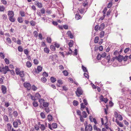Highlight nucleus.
Returning a JSON list of instances; mask_svg holds the SVG:
<instances>
[{
    "instance_id": "1",
    "label": "nucleus",
    "mask_w": 131,
    "mask_h": 131,
    "mask_svg": "<svg viewBox=\"0 0 131 131\" xmlns=\"http://www.w3.org/2000/svg\"><path fill=\"white\" fill-rule=\"evenodd\" d=\"M9 71V69L8 66H6L5 67H3L2 68L0 67V72H3V73L5 74H6Z\"/></svg>"
},
{
    "instance_id": "2",
    "label": "nucleus",
    "mask_w": 131,
    "mask_h": 131,
    "mask_svg": "<svg viewBox=\"0 0 131 131\" xmlns=\"http://www.w3.org/2000/svg\"><path fill=\"white\" fill-rule=\"evenodd\" d=\"M85 123H86L84 124V125L85 126V131H88L89 130L90 131H91L92 130V126L90 124H89L88 125H87V122L85 121Z\"/></svg>"
},
{
    "instance_id": "3",
    "label": "nucleus",
    "mask_w": 131,
    "mask_h": 131,
    "mask_svg": "<svg viewBox=\"0 0 131 131\" xmlns=\"http://www.w3.org/2000/svg\"><path fill=\"white\" fill-rule=\"evenodd\" d=\"M83 93V91L81 88L79 87L77 88L76 93L78 96L79 97L80 95L82 94Z\"/></svg>"
},
{
    "instance_id": "4",
    "label": "nucleus",
    "mask_w": 131,
    "mask_h": 131,
    "mask_svg": "<svg viewBox=\"0 0 131 131\" xmlns=\"http://www.w3.org/2000/svg\"><path fill=\"white\" fill-rule=\"evenodd\" d=\"M24 86L28 90H30L31 89V85L29 83H25L24 84Z\"/></svg>"
},
{
    "instance_id": "5",
    "label": "nucleus",
    "mask_w": 131,
    "mask_h": 131,
    "mask_svg": "<svg viewBox=\"0 0 131 131\" xmlns=\"http://www.w3.org/2000/svg\"><path fill=\"white\" fill-rule=\"evenodd\" d=\"M35 5H37L38 7L40 8L42 7V5L41 3H39L38 1H36L35 2Z\"/></svg>"
},
{
    "instance_id": "6",
    "label": "nucleus",
    "mask_w": 131,
    "mask_h": 131,
    "mask_svg": "<svg viewBox=\"0 0 131 131\" xmlns=\"http://www.w3.org/2000/svg\"><path fill=\"white\" fill-rule=\"evenodd\" d=\"M1 90L2 93L4 94H5L6 92V89L5 86L4 85H2L1 86Z\"/></svg>"
},
{
    "instance_id": "7",
    "label": "nucleus",
    "mask_w": 131,
    "mask_h": 131,
    "mask_svg": "<svg viewBox=\"0 0 131 131\" xmlns=\"http://www.w3.org/2000/svg\"><path fill=\"white\" fill-rule=\"evenodd\" d=\"M3 119L4 121L6 122L8 121V116L6 115H4L3 116Z\"/></svg>"
},
{
    "instance_id": "8",
    "label": "nucleus",
    "mask_w": 131,
    "mask_h": 131,
    "mask_svg": "<svg viewBox=\"0 0 131 131\" xmlns=\"http://www.w3.org/2000/svg\"><path fill=\"white\" fill-rule=\"evenodd\" d=\"M14 15V13L12 11H8V15L9 17H13Z\"/></svg>"
},
{
    "instance_id": "9",
    "label": "nucleus",
    "mask_w": 131,
    "mask_h": 131,
    "mask_svg": "<svg viewBox=\"0 0 131 131\" xmlns=\"http://www.w3.org/2000/svg\"><path fill=\"white\" fill-rule=\"evenodd\" d=\"M7 127L8 131H10L12 129V126L10 123H8L7 124Z\"/></svg>"
},
{
    "instance_id": "10",
    "label": "nucleus",
    "mask_w": 131,
    "mask_h": 131,
    "mask_svg": "<svg viewBox=\"0 0 131 131\" xmlns=\"http://www.w3.org/2000/svg\"><path fill=\"white\" fill-rule=\"evenodd\" d=\"M35 96L36 100L37 99H39V100L41 98V96L38 93H36L35 95Z\"/></svg>"
},
{
    "instance_id": "11",
    "label": "nucleus",
    "mask_w": 131,
    "mask_h": 131,
    "mask_svg": "<svg viewBox=\"0 0 131 131\" xmlns=\"http://www.w3.org/2000/svg\"><path fill=\"white\" fill-rule=\"evenodd\" d=\"M104 27V23H103L101 24L100 26H99V30L100 31L102 30L103 29Z\"/></svg>"
},
{
    "instance_id": "12",
    "label": "nucleus",
    "mask_w": 131,
    "mask_h": 131,
    "mask_svg": "<svg viewBox=\"0 0 131 131\" xmlns=\"http://www.w3.org/2000/svg\"><path fill=\"white\" fill-rule=\"evenodd\" d=\"M123 56L120 55H119L117 58V59L119 62H121L123 59Z\"/></svg>"
},
{
    "instance_id": "13",
    "label": "nucleus",
    "mask_w": 131,
    "mask_h": 131,
    "mask_svg": "<svg viewBox=\"0 0 131 131\" xmlns=\"http://www.w3.org/2000/svg\"><path fill=\"white\" fill-rule=\"evenodd\" d=\"M81 18V16L78 13L75 14V18L77 20H79Z\"/></svg>"
},
{
    "instance_id": "14",
    "label": "nucleus",
    "mask_w": 131,
    "mask_h": 131,
    "mask_svg": "<svg viewBox=\"0 0 131 131\" xmlns=\"http://www.w3.org/2000/svg\"><path fill=\"white\" fill-rule=\"evenodd\" d=\"M116 122L118 126L121 127H122L123 126V124L120 122H119L116 119Z\"/></svg>"
},
{
    "instance_id": "15",
    "label": "nucleus",
    "mask_w": 131,
    "mask_h": 131,
    "mask_svg": "<svg viewBox=\"0 0 131 131\" xmlns=\"http://www.w3.org/2000/svg\"><path fill=\"white\" fill-rule=\"evenodd\" d=\"M26 65L28 68H30L31 67L32 65L31 63L29 61H27L26 62Z\"/></svg>"
},
{
    "instance_id": "16",
    "label": "nucleus",
    "mask_w": 131,
    "mask_h": 131,
    "mask_svg": "<svg viewBox=\"0 0 131 131\" xmlns=\"http://www.w3.org/2000/svg\"><path fill=\"white\" fill-rule=\"evenodd\" d=\"M40 128L41 130H44L46 129V127L43 124H40Z\"/></svg>"
},
{
    "instance_id": "17",
    "label": "nucleus",
    "mask_w": 131,
    "mask_h": 131,
    "mask_svg": "<svg viewBox=\"0 0 131 131\" xmlns=\"http://www.w3.org/2000/svg\"><path fill=\"white\" fill-rule=\"evenodd\" d=\"M52 116L50 114L49 115L47 116V119L49 121H51L52 120Z\"/></svg>"
},
{
    "instance_id": "18",
    "label": "nucleus",
    "mask_w": 131,
    "mask_h": 131,
    "mask_svg": "<svg viewBox=\"0 0 131 131\" xmlns=\"http://www.w3.org/2000/svg\"><path fill=\"white\" fill-rule=\"evenodd\" d=\"M82 114L83 115V117L84 118H86L87 116L88 115L86 112L85 111H83L82 112Z\"/></svg>"
},
{
    "instance_id": "19",
    "label": "nucleus",
    "mask_w": 131,
    "mask_h": 131,
    "mask_svg": "<svg viewBox=\"0 0 131 131\" xmlns=\"http://www.w3.org/2000/svg\"><path fill=\"white\" fill-rule=\"evenodd\" d=\"M39 102L40 103V104L42 105L45 102V101L43 99H40L39 100Z\"/></svg>"
},
{
    "instance_id": "20",
    "label": "nucleus",
    "mask_w": 131,
    "mask_h": 131,
    "mask_svg": "<svg viewBox=\"0 0 131 131\" xmlns=\"http://www.w3.org/2000/svg\"><path fill=\"white\" fill-rule=\"evenodd\" d=\"M104 32L103 31H101L100 34V37L101 38L103 37L104 36Z\"/></svg>"
},
{
    "instance_id": "21",
    "label": "nucleus",
    "mask_w": 131,
    "mask_h": 131,
    "mask_svg": "<svg viewBox=\"0 0 131 131\" xmlns=\"http://www.w3.org/2000/svg\"><path fill=\"white\" fill-rule=\"evenodd\" d=\"M44 51L46 53H48L49 52V49L47 47H46L44 48Z\"/></svg>"
},
{
    "instance_id": "22",
    "label": "nucleus",
    "mask_w": 131,
    "mask_h": 131,
    "mask_svg": "<svg viewBox=\"0 0 131 131\" xmlns=\"http://www.w3.org/2000/svg\"><path fill=\"white\" fill-rule=\"evenodd\" d=\"M6 39L8 43L11 44V43L12 41L10 38L9 37H6Z\"/></svg>"
},
{
    "instance_id": "23",
    "label": "nucleus",
    "mask_w": 131,
    "mask_h": 131,
    "mask_svg": "<svg viewBox=\"0 0 131 131\" xmlns=\"http://www.w3.org/2000/svg\"><path fill=\"white\" fill-rule=\"evenodd\" d=\"M50 49L51 50L54 51L55 50L56 48L53 45H50Z\"/></svg>"
},
{
    "instance_id": "24",
    "label": "nucleus",
    "mask_w": 131,
    "mask_h": 131,
    "mask_svg": "<svg viewBox=\"0 0 131 131\" xmlns=\"http://www.w3.org/2000/svg\"><path fill=\"white\" fill-rule=\"evenodd\" d=\"M24 72L23 71H20L19 74L21 78L23 77L24 76Z\"/></svg>"
},
{
    "instance_id": "25",
    "label": "nucleus",
    "mask_w": 131,
    "mask_h": 131,
    "mask_svg": "<svg viewBox=\"0 0 131 131\" xmlns=\"http://www.w3.org/2000/svg\"><path fill=\"white\" fill-rule=\"evenodd\" d=\"M46 40L48 43H51V39L50 37H48L47 38Z\"/></svg>"
},
{
    "instance_id": "26",
    "label": "nucleus",
    "mask_w": 131,
    "mask_h": 131,
    "mask_svg": "<svg viewBox=\"0 0 131 131\" xmlns=\"http://www.w3.org/2000/svg\"><path fill=\"white\" fill-rule=\"evenodd\" d=\"M52 127L53 128H56L57 127V124L56 123H52Z\"/></svg>"
},
{
    "instance_id": "27",
    "label": "nucleus",
    "mask_w": 131,
    "mask_h": 131,
    "mask_svg": "<svg viewBox=\"0 0 131 131\" xmlns=\"http://www.w3.org/2000/svg\"><path fill=\"white\" fill-rule=\"evenodd\" d=\"M20 14L21 16L22 17H25V13L23 11H20Z\"/></svg>"
},
{
    "instance_id": "28",
    "label": "nucleus",
    "mask_w": 131,
    "mask_h": 131,
    "mask_svg": "<svg viewBox=\"0 0 131 131\" xmlns=\"http://www.w3.org/2000/svg\"><path fill=\"white\" fill-rule=\"evenodd\" d=\"M19 23H22L23 21V18L21 17H18L17 19Z\"/></svg>"
},
{
    "instance_id": "29",
    "label": "nucleus",
    "mask_w": 131,
    "mask_h": 131,
    "mask_svg": "<svg viewBox=\"0 0 131 131\" xmlns=\"http://www.w3.org/2000/svg\"><path fill=\"white\" fill-rule=\"evenodd\" d=\"M41 80L43 82L45 83L47 81V80L45 77H43L41 78Z\"/></svg>"
},
{
    "instance_id": "30",
    "label": "nucleus",
    "mask_w": 131,
    "mask_h": 131,
    "mask_svg": "<svg viewBox=\"0 0 131 131\" xmlns=\"http://www.w3.org/2000/svg\"><path fill=\"white\" fill-rule=\"evenodd\" d=\"M9 20L12 22H14L15 20V18H13V17H9Z\"/></svg>"
},
{
    "instance_id": "31",
    "label": "nucleus",
    "mask_w": 131,
    "mask_h": 131,
    "mask_svg": "<svg viewBox=\"0 0 131 131\" xmlns=\"http://www.w3.org/2000/svg\"><path fill=\"white\" fill-rule=\"evenodd\" d=\"M50 80L51 82L52 83H54L56 81V79L53 77H51L50 78Z\"/></svg>"
},
{
    "instance_id": "32",
    "label": "nucleus",
    "mask_w": 131,
    "mask_h": 131,
    "mask_svg": "<svg viewBox=\"0 0 131 131\" xmlns=\"http://www.w3.org/2000/svg\"><path fill=\"white\" fill-rule=\"evenodd\" d=\"M13 124L14 126V127L16 128L18 127V125L17 122L16 121H15L13 122Z\"/></svg>"
},
{
    "instance_id": "33",
    "label": "nucleus",
    "mask_w": 131,
    "mask_h": 131,
    "mask_svg": "<svg viewBox=\"0 0 131 131\" xmlns=\"http://www.w3.org/2000/svg\"><path fill=\"white\" fill-rule=\"evenodd\" d=\"M60 89L62 90L67 91V90H68V88L66 86H63L61 88V89Z\"/></svg>"
},
{
    "instance_id": "34",
    "label": "nucleus",
    "mask_w": 131,
    "mask_h": 131,
    "mask_svg": "<svg viewBox=\"0 0 131 131\" xmlns=\"http://www.w3.org/2000/svg\"><path fill=\"white\" fill-rule=\"evenodd\" d=\"M33 34L35 37H37L38 36V33L36 31H35L34 32Z\"/></svg>"
},
{
    "instance_id": "35",
    "label": "nucleus",
    "mask_w": 131,
    "mask_h": 131,
    "mask_svg": "<svg viewBox=\"0 0 131 131\" xmlns=\"http://www.w3.org/2000/svg\"><path fill=\"white\" fill-rule=\"evenodd\" d=\"M33 105L35 107H37L38 106V104L37 103V102H35L34 101L33 103Z\"/></svg>"
},
{
    "instance_id": "36",
    "label": "nucleus",
    "mask_w": 131,
    "mask_h": 131,
    "mask_svg": "<svg viewBox=\"0 0 131 131\" xmlns=\"http://www.w3.org/2000/svg\"><path fill=\"white\" fill-rule=\"evenodd\" d=\"M41 117L42 118H45V115L43 112H41L40 114Z\"/></svg>"
},
{
    "instance_id": "37",
    "label": "nucleus",
    "mask_w": 131,
    "mask_h": 131,
    "mask_svg": "<svg viewBox=\"0 0 131 131\" xmlns=\"http://www.w3.org/2000/svg\"><path fill=\"white\" fill-rule=\"evenodd\" d=\"M18 51L20 52H22L23 51V49L21 46L18 47Z\"/></svg>"
},
{
    "instance_id": "38",
    "label": "nucleus",
    "mask_w": 131,
    "mask_h": 131,
    "mask_svg": "<svg viewBox=\"0 0 131 131\" xmlns=\"http://www.w3.org/2000/svg\"><path fill=\"white\" fill-rule=\"evenodd\" d=\"M99 40V37L97 36L95 37L94 39V42L95 43H97L98 42Z\"/></svg>"
},
{
    "instance_id": "39",
    "label": "nucleus",
    "mask_w": 131,
    "mask_h": 131,
    "mask_svg": "<svg viewBox=\"0 0 131 131\" xmlns=\"http://www.w3.org/2000/svg\"><path fill=\"white\" fill-rule=\"evenodd\" d=\"M42 105L44 107H47L48 106L49 104L48 103L45 102Z\"/></svg>"
},
{
    "instance_id": "40",
    "label": "nucleus",
    "mask_w": 131,
    "mask_h": 131,
    "mask_svg": "<svg viewBox=\"0 0 131 131\" xmlns=\"http://www.w3.org/2000/svg\"><path fill=\"white\" fill-rule=\"evenodd\" d=\"M42 68L40 66H39L37 68V70L38 72H41L42 70Z\"/></svg>"
},
{
    "instance_id": "41",
    "label": "nucleus",
    "mask_w": 131,
    "mask_h": 131,
    "mask_svg": "<svg viewBox=\"0 0 131 131\" xmlns=\"http://www.w3.org/2000/svg\"><path fill=\"white\" fill-rule=\"evenodd\" d=\"M62 72L63 73L64 75L65 76H67L68 75V73L67 72V71L66 70L63 71Z\"/></svg>"
},
{
    "instance_id": "42",
    "label": "nucleus",
    "mask_w": 131,
    "mask_h": 131,
    "mask_svg": "<svg viewBox=\"0 0 131 131\" xmlns=\"http://www.w3.org/2000/svg\"><path fill=\"white\" fill-rule=\"evenodd\" d=\"M78 102L77 101L75 100L73 101V104L74 106H77L78 105Z\"/></svg>"
},
{
    "instance_id": "43",
    "label": "nucleus",
    "mask_w": 131,
    "mask_h": 131,
    "mask_svg": "<svg viewBox=\"0 0 131 131\" xmlns=\"http://www.w3.org/2000/svg\"><path fill=\"white\" fill-rule=\"evenodd\" d=\"M73 41L71 40L69 43V47H71L73 45Z\"/></svg>"
},
{
    "instance_id": "44",
    "label": "nucleus",
    "mask_w": 131,
    "mask_h": 131,
    "mask_svg": "<svg viewBox=\"0 0 131 131\" xmlns=\"http://www.w3.org/2000/svg\"><path fill=\"white\" fill-rule=\"evenodd\" d=\"M5 9V8L3 6H0V11H3Z\"/></svg>"
},
{
    "instance_id": "45",
    "label": "nucleus",
    "mask_w": 131,
    "mask_h": 131,
    "mask_svg": "<svg viewBox=\"0 0 131 131\" xmlns=\"http://www.w3.org/2000/svg\"><path fill=\"white\" fill-rule=\"evenodd\" d=\"M82 68L83 71L84 72H87V70L86 67H85L83 66H82Z\"/></svg>"
},
{
    "instance_id": "46",
    "label": "nucleus",
    "mask_w": 131,
    "mask_h": 131,
    "mask_svg": "<svg viewBox=\"0 0 131 131\" xmlns=\"http://www.w3.org/2000/svg\"><path fill=\"white\" fill-rule=\"evenodd\" d=\"M117 117H118L119 118V120L120 121H122L123 119V118L121 116V115L120 114H118L117 115Z\"/></svg>"
},
{
    "instance_id": "47",
    "label": "nucleus",
    "mask_w": 131,
    "mask_h": 131,
    "mask_svg": "<svg viewBox=\"0 0 131 131\" xmlns=\"http://www.w3.org/2000/svg\"><path fill=\"white\" fill-rule=\"evenodd\" d=\"M31 89L35 91L37 90V88L36 87L35 85H33L32 86Z\"/></svg>"
},
{
    "instance_id": "48",
    "label": "nucleus",
    "mask_w": 131,
    "mask_h": 131,
    "mask_svg": "<svg viewBox=\"0 0 131 131\" xmlns=\"http://www.w3.org/2000/svg\"><path fill=\"white\" fill-rule=\"evenodd\" d=\"M42 75L45 77H47L48 76V73L46 72H43L42 73Z\"/></svg>"
},
{
    "instance_id": "49",
    "label": "nucleus",
    "mask_w": 131,
    "mask_h": 131,
    "mask_svg": "<svg viewBox=\"0 0 131 131\" xmlns=\"http://www.w3.org/2000/svg\"><path fill=\"white\" fill-rule=\"evenodd\" d=\"M16 73V74L18 75L19 74L20 72L19 70V68H17L15 71Z\"/></svg>"
},
{
    "instance_id": "50",
    "label": "nucleus",
    "mask_w": 131,
    "mask_h": 131,
    "mask_svg": "<svg viewBox=\"0 0 131 131\" xmlns=\"http://www.w3.org/2000/svg\"><path fill=\"white\" fill-rule=\"evenodd\" d=\"M2 17L3 19L6 20L7 18V15L5 14H4L2 16Z\"/></svg>"
},
{
    "instance_id": "51",
    "label": "nucleus",
    "mask_w": 131,
    "mask_h": 131,
    "mask_svg": "<svg viewBox=\"0 0 131 131\" xmlns=\"http://www.w3.org/2000/svg\"><path fill=\"white\" fill-rule=\"evenodd\" d=\"M0 57L1 58H2L3 59H4L5 57L4 55L2 52L0 53Z\"/></svg>"
},
{
    "instance_id": "52",
    "label": "nucleus",
    "mask_w": 131,
    "mask_h": 131,
    "mask_svg": "<svg viewBox=\"0 0 131 131\" xmlns=\"http://www.w3.org/2000/svg\"><path fill=\"white\" fill-rule=\"evenodd\" d=\"M24 52L25 54L27 55L29 53V51L27 49H25L24 50Z\"/></svg>"
},
{
    "instance_id": "53",
    "label": "nucleus",
    "mask_w": 131,
    "mask_h": 131,
    "mask_svg": "<svg viewBox=\"0 0 131 131\" xmlns=\"http://www.w3.org/2000/svg\"><path fill=\"white\" fill-rule=\"evenodd\" d=\"M80 119L81 122H83L84 121V119H83V117L82 115H81L80 116Z\"/></svg>"
},
{
    "instance_id": "54",
    "label": "nucleus",
    "mask_w": 131,
    "mask_h": 131,
    "mask_svg": "<svg viewBox=\"0 0 131 131\" xmlns=\"http://www.w3.org/2000/svg\"><path fill=\"white\" fill-rule=\"evenodd\" d=\"M10 71L12 75H14L15 74V73L14 71L12 70H9V71Z\"/></svg>"
},
{
    "instance_id": "55",
    "label": "nucleus",
    "mask_w": 131,
    "mask_h": 131,
    "mask_svg": "<svg viewBox=\"0 0 131 131\" xmlns=\"http://www.w3.org/2000/svg\"><path fill=\"white\" fill-rule=\"evenodd\" d=\"M34 63L35 64H37L39 63L38 61L36 59H35L34 60Z\"/></svg>"
},
{
    "instance_id": "56",
    "label": "nucleus",
    "mask_w": 131,
    "mask_h": 131,
    "mask_svg": "<svg viewBox=\"0 0 131 131\" xmlns=\"http://www.w3.org/2000/svg\"><path fill=\"white\" fill-rule=\"evenodd\" d=\"M64 15L62 13H59V16H58L59 18H62L63 17Z\"/></svg>"
},
{
    "instance_id": "57",
    "label": "nucleus",
    "mask_w": 131,
    "mask_h": 131,
    "mask_svg": "<svg viewBox=\"0 0 131 131\" xmlns=\"http://www.w3.org/2000/svg\"><path fill=\"white\" fill-rule=\"evenodd\" d=\"M69 51L67 53V55H68L72 53V50L70 48H69Z\"/></svg>"
},
{
    "instance_id": "58",
    "label": "nucleus",
    "mask_w": 131,
    "mask_h": 131,
    "mask_svg": "<svg viewBox=\"0 0 131 131\" xmlns=\"http://www.w3.org/2000/svg\"><path fill=\"white\" fill-rule=\"evenodd\" d=\"M102 101L105 103H106L108 101V99L107 98H104L103 99Z\"/></svg>"
},
{
    "instance_id": "59",
    "label": "nucleus",
    "mask_w": 131,
    "mask_h": 131,
    "mask_svg": "<svg viewBox=\"0 0 131 131\" xmlns=\"http://www.w3.org/2000/svg\"><path fill=\"white\" fill-rule=\"evenodd\" d=\"M59 68L61 70H62L64 69V67L63 66L61 65L59 66Z\"/></svg>"
},
{
    "instance_id": "60",
    "label": "nucleus",
    "mask_w": 131,
    "mask_h": 131,
    "mask_svg": "<svg viewBox=\"0 0 131 131\" xmlns=\"http://www.w3.org/2000/svg\"><path fill=\"white\" fill-rule=\"evenodd\" d=\"M99 26L98 25H97L95 26V27L94 29L95 30V31H98L99 29L98 28L99 27Z\"/></svg>"
},
{
    "instance_id": "61",
    "label": "nucleus",
    "mask_w": 131,
    "mask_h": 131,
    "mask_svg": "<svg viewBox=\"0 0 131 131\" xmlns=\"http://www.w3.org/2000/svg\"><path fill=\"white\" fill-rule=\"evenodd\" d=\"M5 63L6 64H9V60L7 58H5L4 59Z\"/></svg>"
},
{
    "instance_id": "62",
    "label": "nucleus",
    "mask_w": 131,
    "mask_h": 131,
    "mask_svg": "<svg viewBox=\"0 0 131 131\" xmlns=\"http://www.w3.org/2000/svg\"><path fill=\"white\" fill-rule=\"evenodd\" d=\"M106 53L105 52H104L103 53H102L101 55L102 57L103 58L105 57H106Z\"/></svg>"
},
{
    "instance_id": "63",
    "label": "nucleus",
    "mask_w": 131,
    "mask_h": 131,
    "mask_svg": "<svg viewBox=\"0 0 131 131\" xmlns=\"http://www.w3.org/2000/svg\"><path fill=\"white\" fill-rule=\"evenodd\" d=\"M30 24L31 25L35 26V22L33 21H31L30 22Z\"/></svg>"
},
{
    "instance_id": "64",
    "label": "nucleus",
    "mask_w": 131,
    "mask_h": 131,
    "mask_svg": "<svg viewBox=\"0 0 131 131\" xmlns=\"http://www.w3.org/2000/svg\"><path fill=\"white\" fill-rule=\"evenodd\" d=\"M34 127H35V129L36 130H38L39 129V127L37 125H36L35 126H34Z\"/></svg>"
}]
</instances>
